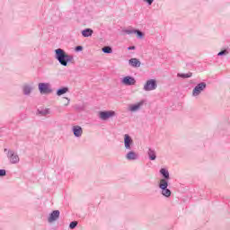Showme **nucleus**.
<instances>
[{
	"instance_id": "aec40b11",
	"label": "nucleus",
	"mask_w": 230,
	"mask_h": 230,
	"mask_svg": "<svg viewBox=\"0 0 230 230\" xmlns=\"http://www.w3.org/2000/svg\"><path fill=\"white\" fill-rule=\"evenodd\" d=\"M39 114H40L41 116H48V114H49V109H43V110H39L38 111Z\"/></svg>"
},
{
	"instance_id": "9d476101",
	"label": "nucleus",
	"mask_w": 230,
	"mask_h": 230,
	"mask_svg": "<svg viewBox=\"0 0 230 230\" xmlns=\"http://www.w3.org/2000/svg\"><path fill=\"white\" fill-rule=\"evenodd\" d=\"M132 145H134V140L128 136V134L124 135V146L126 150H132Z\"/></svg>"
},
{
	"instance_id": "6e6552de",
	"label": "nucleus",
	"mask_w": 230,
	"mask_h": 230,
	"mask_svg": "<svg viewBox=\"0 0 230 230\" xmlns=\"http://www.w3.org/2000/svg\"><path fill=\"white\" fill-rule=\"evenodd\" d=\"M206 87H207V84L204 82L198 84L192 91V96L194 97L199 96L200 93H202V91H204Z\"/></svg>"
},
{
	"instance_id": "20e7f679",
	"label": "nucleus",
	"mask_w": 230,
	"mask_h": 230,
	"mask_svg": "<svg viewBox=\"0 0 230 230\" xmlns=\"http://www.w3.org/2000/svg\"><path fill=\"white\" fill-rule=\"evenodd\" d=\"M144 91L150 92L157 89V81L155 79H149L144 84Z\"/></svg>"
},
{
	"instance_id": "412c9836",
	"label": "nucleus",
	"mask_w": 230,
	"mask_h": 230,
	"mask_svg": "<svg viewBox=\"0 0 230 230\" xmlns=\"http://www.w3.org/2000/svg\"><path fill=\"white\" fill-rule=\"evenodd\" d=\"M192 75L191 72H189L188 74H178V76H180V78H191Z\"/></svg>"
},
{
	"instance_id": "bb28decb",
	"label": "nucleus",
	"mask_w": 230,
	"mask_h": 230,
	"mask_svg": "<svg viewBox=\"0 0 230 230\" xmlns=\"http://www.w3.org/2000/svg\"><path fill=\"white\" fill-rule=\"evenodd\" d=\"M227 50H222V51H220L217 55H218V57H222V55H227Z\"/></svg>"
},
{
	"instance_id": "5701e85b",
	"label": "nucleus",
	"mask_w": 230,
	"mask_h": 230,
	"mask_svg": "<svg viewBox=\"0 0 230 230\" xmlns=\"http://www.w3.org/2000/svg\"><path fill=\"white\" fill-rule=\"evenodd\" d=\"M102 52L103 53H112V48L107 46L102 48Z\"/></svg>"
},
{
	"instance_id": "1a4fd4ad",
	"label": "nucleus",
	"mask_w": 230,
	"mask_h": 230,
	"mask_svg": "<svg viewBox=\"0 0 230 230\" xmlns=\"http://www.w3.org/2000/svg\"><path fill=\"white\" fill-rule=\"evenodd\" d=\"M145 105V100H142L135 104H129L128 107V111L129 112H137V111H141V108Z\"/></svg>"
},
{
	"instance_id": "7ed1b4c3",
	"label": "nucleus",
	"mask_w": 230,
	"mask_h": 230,
	"mask_svg": "<svg viewBox=\"0 0 230 230\" xmlns=\"http://www.w3.org/2000/svg\"><path fill=\"white\" fill-rule=\"evenodd\" d=\"M160 190H162V195L164 197H171L172 196V190L168 189V181L165 179H161L158 184Z\"/></svg>"
},
{
	"instance_id": "393cba45",
	"label": "nucleus",
	"mask_w": 230,
	"mask_h": 230,
	"mask_svg": "<svg viewBox=\"0 0 230 230\" xmlns=\"http://www.w3.org/2000/svg\"><path fill=\"white\" fill-rule=\"evenodd\" d=\"M124 31L128 35H132V33H135L136 30H125Z\"/></svg>"
},
{
	"instance_id": "a211bd4d",
	"label": "nucleus",
	"mask_w": 230,
	"mask_h": 230,
	"mask_svg": "<svg viewBox=\"0 0 230 230\" xmlns=\"http://www.w3.org/2000/svg\"><path fill=\"white\" fill-rule=\"evenodd\" d=\"M32 89L33 88L30 84L23 85V87H22L23 94H30V93H31Z\"/></svg>"
},
{
	"instance_id": "a878e982",
	"label": "nucleus",
	"mask_w": 230,
	"mask_h": 230,
	"mask_svg": "<svg viewBox=\"0 0 230 230\" xmlns=\"http://www.w3.org/2000/svg\"><path fill=\"white\" fill-rule=\"evenodd\" d=\"M6 175V171L4 169L0 170V177H4Z\"/></svg>"
},
{
	"instance_id": "4be33fe9",
	"label": "nucleus",
	"mask_w": 230,
	"mask_h": 230,
	"mask_svg": "<svg viewBox=\"0 0 230 230\" xmlns=\"http://www.w3.org/2000/svg\"><path fill=\"white\" fill-rule=\"evenodd\" d=\"M135 34L137 35V39H143V37H145V34L139 30H135Z\"/></svg>"
},
{
	"instance_id": "4468645a",
	"label": "nucleus",
	"mask_w": 230,
	"mask_h": 230,
	"mask_svg": "<svg viewBox=\"0 0 230 230\" xmlns=\"http://www.w3.org/2000/svg\"><path fill=\"white\" fill-rule=\"evenodd\" d=\"M129 65L131 67H141V61L136 58H133L129 59Z\"/></svg>"
},
{
	"instance_id": "9b49d317",
	"label": "nucleus",
	"mask_w": 230,
	"mask_h": 230,
	"mask_svg": "<svg viewBox=\"0 0 230 230\" xmlns=\"http://www.w3.org/2000/svg\"><path fill=\"white\" fill-rule=\"evenodd\" d=\"M72 132L75 137H82V134H84V129L80 126H73Z\"/></svg>"
},
{
	"instance_id": "2eb2a0df",
	"label": "nucleus",
	"mask_w": 230,
	"mask_h": 230,
	"mask_svg": "<svg viewBox=\"0 0 230 230\" xmlns=\"http://www.w3.org/2000/svg\"><path fill=\"white\" fill-rule=\"evenodd\" d=\"M147 155L150 161H155V159H157V155L155 149L149 148L147 151Z\"/></svg>"
},
{
	"instance_id": "7c9ffc66",
	"label": "nucleus",
	"mask_w": 230,
	"mask_h": 230,
	"mask_svg": "<svg viewBox=\"0 0 230 230\" xmlns=\"http://www.w3.org/2000/svg\"><path fill=\"white\" fill-rule=\"evenodd\" d=\"M128 50H132V49H136V47L135 46H130L128 48Z\"/></svg>"
},
{
	"instance_id": "c85d7f7f",
	"label": "nucleus",
	"mask_w": 230,
	"mask_h": 230,
	"mask_svg": "<svg viewBox=\"0 0 230 230\" xmlns=\"http://www.w3.org/2000/svg\"><path fill=\"white\" fill-rule=\"evenodd\" d=\"M145 3H147V4L152 5V3H154V0H144Z\"/></svg>"
},
{
	"instance_id": "0eeeda50",
	"label": "nucleus",
	"mask_w": 230,
	"mask_h": 230,
	"mask_svg": "<svg viewBox=\"0 0 230 230\" xmlns=\"http://www.w3.org/2000/svg\"><path fill=\"white\" fill-rule=\"evenodd\" d=\"M120 84L126 86H131L136 84V78L131 75H126L120 80Z\"/></svg>"
},
{
	"instance_id": "6ab92c4d",
	"label": "nucleus",
	"mask_w": 230,
	"mask_h": 230,
	"mask_svg": "<svg viewBox=\"0 0 230 230\" xmlns=\"http://www.w3.org/2000/svg\"><path fill=\"white\" fill-rule=\"evenodd\" d=\"M66 93H69L68 87H63L57 91L58 96H62V94H66Z\"/></svg>"
},
{
	"instance_id": "cd10ccee",
	"label": "nucleus",
	"mask_w": 230,
	"mask_h": 230,
	"mask_svg": "<svg viewBox=\"0 0 230 230\" xmlns=\"http://www.w3.org/2000/svg\"><path fill=\"white\" fill-rule=\"evenodd\" d=\"M82 49H84V47L83 46H77L75 48V51H82Z\"/></svg>"
},
{
	"instance_id": "f257e3e1",
	"label": "nucleus",
	"mask_w": 230,
	"mask_h": 230,
	"mask_svg": "<svg viewBox=\"0 0 230 230\" xmlns=\"http://www.w3.org/2000/svg\"><path fill=\"white\" fill-rule=\"evenodd\" d=\"M55 58L59 62L61 66H64L65 67L67 66V64L73 63L75 61L73 55L67 54L62 49H58L55 50Z\"/></svg>"
},
{
	"instance_id": "b1692460",
	"label": "nucleus",
	"mask_w": 230,
	"mask_h": 230,
	"mask_svg": "<svg viewBox=\"0 0 230 230\" xmlns=\"http://www.w3.org/2000/svg\"><path fill=\"white\" fill-rule=\"evenodd\" d=\"M76 226H78V222L73 221L70 223L69 227H70V229H75V227H76Z\"/></svg>"
},
{
	"instance_id": "423d86ee",
	"label": "nucleus",
	"mask_w": 230,
	"mask_h": 230,
	"mask_svg": "<svg viewBox=\"0 0 230 230\" xmlns=\"http://www.w3.org/2000/svg\"><path fill=\"white\" fill-rule=\"evenodd\" d=\"M116 116V111H100L99 118L102 119V121H107V119H111V118H114Z\"/></svg>"
},
{
	"instance_id": "f03ea898",
	"label": "nucleus",
	"mask_w": 230,
	"mask_h": 230,
	"mask_svg": "<svg viewBox=\"0 0 230 230\" xmlns=\"http://www.w3.org/2000/svg\"><path fill=\"white\" fill-rule=\"evenodd\" d=\"M4 152L6 154L7 159L9 163H11V164H19V161H21V158L19 157L17 152L7 148H4Z\"/></svg>"
},
{
	"instance_id": "ddd939ff",
	"label": "nucleus",
	"mask_w": 230,
	"mask_h": 230,
	"mask_svg": "<svg viewBox=\"0 0 230 230\" xmlns=\"http://www.w3.org/2000/svg\"><path fill=\"white\" fill-rule=\"evenodd\" d=\"M139 155L134 151L128 152L126 155V159H128V161H136Z\"/></svg>"
},
{
	"instance_id": "f8f14e48",
	"label": "nucleus",
	"mask_w": 230,
	"mask_h": 230,
	"mask_svg": "<svg viewBox=\"0 0 230 230\" xmlns=\"http://www.w3.org/2000/svg\"><path fill=\"white\" fill-rule=\"evenodd\" d=\"M58 217H60V211L58 210H54L50 216L49 217V222H55V220H57L58 218Z\"/></svg>"
},
{
	"instance_id": "dca6fc26",
	"label": "nucleus",
	"mask_w": 230,
	"mask_h": 230,
	"mask_svg": "<svg viewBox=\"0 0 230 230\" xmlns=\"http://www.w3.org/2000/svg\"><path fill=\"white\" fill-rule=\"evenodd\" d=\"M93 33V29H85L82 31L83 37H92Z\"/></svg>"
},
{
	"instance_id": "c756f323",
	"label": "nucleus",
	"mask_w": 230,
	"mask_h": 230,
	"mask_svg": "<svg viewBox=\"0 0 230 230\" xmlns=\"http://www.w3.org/2000/svg\"><path fill=\"white\" fill-rule=\"evenodd\" d=\"M65 100H67L66 103H65V106L67 107V105H69V102L71 101L67 97H65Z\"/></svg>"
},
{
	"instance_id": "f3484780",
	"label": "nucleus",
	"mask_w": 230,
	"mask_h": 230,
	"mask_svg": "<svg viewBox=\"0 0 230 230\" xmlns=\"http://www.w3.org/2000/svg\"><path fill=\"white\" fill-rule=\"evenodd\" d=\"M160 173L163 174V177L164 178L165 181H168V179H170V172H168V170L162 168L160 170Z\"/></svg>"
},
{
	"instance_id": "39448f33",
	"label": "nucleus",
	"mask_w": 230,
	"mask_h": 230,
	"mask_svg": "<svg viewBox=\"0 0 230 230\" xmlns=\"http://www.w3.org/2000/svg\"><path fill=\"white\" fill-rule=\"evenodd\" d=\"M38 87L40 94H50V93L53 92V90H51V84H49V83H40Z\"/></svg>"
}]
</instances>
